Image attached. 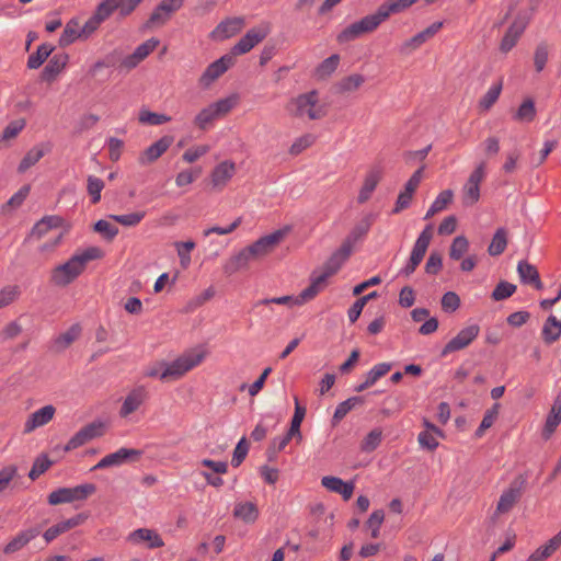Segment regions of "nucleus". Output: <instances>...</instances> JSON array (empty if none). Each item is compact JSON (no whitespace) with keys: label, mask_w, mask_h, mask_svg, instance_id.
<instances>
[{"label":"nucleus","mask_w":561,"mask_h":561,"mask_svg":"<svg viewBox=\"0 0 561 561\" xmlns=\"http://www.w3.org/2000/svg\"><path fill=\"white\" fill-rule=\"evenodd\" d=\"M233 65L231 55H224L219 59L207 66L198 79L201 87L209 88L219 77H221Z\"/></svg>","instance_id":"nucleus-12"},{"label":"nucleus","mask_w":561,"mask_h":561,"mask_svg":"<svg viewBox=\"0 0 561 561\" xmlns=\"http://www.w3.org/2000/svg\"><path fill=\"white\" fill-rule=\"evenodd\" d=\"M327 278L321 274L313 273L310 278V285L305 288L295 299L296 306H301L305 302L312 300L327 285Z\"/></svg>","instance_id":"nucleus-27"},{"label":"nucleus","mask_w":561,"mask_h":561,"mask_svg":"<svg viewBox=\"0 0 561 561\" xmlns=\"http://www.w3.org/2000/svg\"><path fill=\"white\" fill-rule=\"evenodd\" d=\"M416 1L417 0H389L387 3L381 4L377 9V12L385 22L390 14L403 11Z\"/></svg>","instance_id":"nucleus-39"},{"label":"nucleus","mask_w":561,"mask_h":561,"mask_svg":"<svg viewBox=\"0 0 561 561\" xmlns=\"http://www.w3.org/2000/svg\"><path fill=\"white\" fill-rule=\"evenodd\" d=\"M172 138L171 137H162L156 142H153L151 146H149L145 152L140 156L139 161L140 163H150L156 161L158 158H160L171 146Z\"/></svg>","instance_id":"nucleus-29"},{"label":"nucleus","mask_w":561,"mask_h":561,"mask_svg":"<svg viewBox=\"0 0 561 561\" xmlns=\"http://www.w3.org/2000/svg\"><path fill=\"white\" fill-rule=\"evenodd\" d=\"M61 224L62 219L59 216H45L34 225L31 230L30 238L38 240L50 229L60 227Z\"/></svg>","instance_id":"nucleus-32"},{"label":"nucleus","mask_w":561,"mask_h":561,"mask_svg":"<svg viewBox=\"0 0 561 561\" xmlns=\"http://www.w3.org/2000/svg\"><path fill=\"white\" fill-rule=\"evenodd\" d=\"M444 22L437 21L428 25L425 30L416 33L411 38L407 39L402 45L400 46V51L402 54H411L417 48H420L423 44H425L427 41L433 38L443 27Z\"/></svg>","instance_id":"nucleus-16"},{"label":"nucleus","mask_w":561,"mask_h":561,"mask_svg":"<svg viewBox=\"0 0 561 561\" xmlns=\"http://www.w3.org/2000/svg\"><path fill=\"white\" fill-rule=\"evenodd\" d=\"M38 535L39 530L37 528H28L22 530L5 545V547L3 548V552L5 554H12L24 548L31 540L36 538Z\"/></svg>","instance_id":"nucleus-28"},{"label":"nucleus","mask_w":561,"mask_h":561,"mask_svg":"<svg viewBox=\"0 0 561 561\" xmlns=\"http://www.w3.org/2000/svg\"><path fill=\"white\" fill-rule=\"evenodd\" d=\"M306 415V408L301 407L298 398L295 397V412L290 422V427L288 430L289 436H297L301 439L300 425Z\"/></svg>","instance_id":"nucleus-47"},{"label":"nucleus","mask_w":561,"mask_h":561,"mask_svg":"<svg viewBox=\"0 0 561 561\" xmlns=\"http://www.w3.org/2000/svg\"><path fill=\"white\" fill-rule=\"evenodd\" d=\"M115 10L121 12V5L117 0H103L98 4L93 14L103 23Z\"/></svg>","instance_id":"nucleus-48"},{"label":"nucleus","mask_w":561,"mask_h":561,"mask_svg":"<svg viewBox=\"0 0 561 561\" xmlns=\"http://www.w3.org/2000/svg\"><path fill=\"white\" fill-rule=\"evenodd\" d=\"M145 211H135L123 215H111V218L123 226L135 227L145 218Z\"/></svg>","instance_id":"nucleus-57"},{"label":"nucleus","mask_w":561,"mask_h":561,"mask_svg":"<svg viewBox=\"0 0 561 561\" xmlns=\"http://www.w3.org/2000/svg\"><path fill=\"white\" fill-rule=\"evenodd\" d=\"M238 101L239 96L231 94L203 107L193 119L195 127L199 130L210 129L217 119L228 114L238 104Z\"/></svg>","instance_id":"nucleus-3"},{"label":"nucleus","mask_w":561,"mask_h":561,"mask_svg":"<svg viewBox=\"0 0 561 561\" xmlns=\"http://www.w3.org/2000/svg\"><path fill=\"white\" fill-rule=\"evenodd\" d=\"M149 399V391L146 386L137 385L133 387L125 396L121 409L119 416L128 417L138 411Z\"/></svg>","instance_id":"nucleus-10"},{"label":"nucleus","mask_w":561,"mask_h":561,"mask_svg":"<svg viewBox=\"0 0 561 561\" xmlns=\"http://www.w3.org/2000/svg\"><path fill=\"white\" fill-rule=\"evenodd\" d=\"M20 296V288L9 285L0 289V309L11 305Z\"/></svg>","instance_id":"nucleus-63"},{"label":"nucleus","mask_w":561,"mask_h":561,"mask_svg":"<svg viewBox=\"0 0 561 561\" xmlns=\"http://www.w3.org/2000/svg\"><path fill=\"white\" fill-rule=\"evenodd\" d=\"M560 424H561V414H559L550 409V411L547 415V419H546L545 426L542 428V437L545 439H549Z\"/></svg>","instance_id":"nucleus-60"},{"label":"nucleus","mask_w":561,"mask_h":561,"mask_svg":"<svg viewBox=\"0 0 561 561\" xmlns=\"http://www.w3.org/2000/svg\"><path fill=\"white\" fill-rule=\"evenodd\" d=\"M236 172L234 163L224 161L219 163L211 173V183L214 187H224Z\"/></svg>","instance_id":"nucleus-30"},{"label":"nucleus","mask_w":561,"mask_h":561,"mask_svg":"<svg viewBox=\"0 0 561 561\" xmlns=\"http://www.w3.org/2000/svg\"><path fill=\"white\" fill-rule=\"evenodd\" d=\"M87 182V190L89 195L91 196V202L93 204L99 203L101 199V193L104 188V182L94 175H89Z\"/></svg>","instance_id":"nucleus-58"},{"label":"nucleus","mask_w":561,"mask_h":561,"mask_svg":"<svg viewBox=\"0 0 561 561\" xmlns=\"http://www.w3.org/2000/svg\"><path fill=\"white\" fill-rule=\"evenodd\" d=\"M270 33L267 25H261L249 30L232 47V55H243L249 53L259 43H261Z\"/></svg>","instance_id":"nucleus-13"},{"label":"nucleus","mask_w":561,"mask_h":561,"mask_svg":"<svg viewBox=\"0 0 561 561\" xmlns=\"http://www.w3.org/2000/svg\"><path fill=\"white\" fill-rule=\"evenodd\" d=\"M321 484L328 491L340 494L345 501L352 497L355 489L353 481H343L341 478L334 476L322 477Z\"/></svg>","instance_id":"nucleus-23"},{"label":"nucleus","mask_w":561,"mask_h":561,"mask_svg":"<svg viewBox=\"0 0 561 561\" xmlns=\"http://www.w3.org/2000/svg\"><path fill=\"white\" fill-rule=\"evenodd\" d=\"M244 26V19L240 16L221 21L209 34L210 39L222 42L238 34Z\"/></svg>","instance_id":"nucleus-17"},{"label":"nucleus","mask_w":561,"mask_h":561,"mask_svg":"<svg viewBox=\"0 0 561 561\" xmlns=\"http://www.w3.org/2000/svg\"><path fill=\"white\" fill-rule=\"evenodd\" d=\"M502 91V83H493L486 93L481 98L479 105L481 108L488 111L492 107V105L497 101Z\"/></svg>","instance_id":"nucleus-54"},{"label":"nucleus","mask_w":561,"mask_h":561,"mask_svg":"<svg viewBox=\"0 0 561 561\" xmlns=\"http://www.w3.org/2000/svg\"><path fill=\"white\" fill-rule=\"evenodd\" d=\"M127 540L136 546L144 545L148 549H156L164 546V541L157 530L150 528H138L131 531Z\"/></svg>","instance_id":"nucleus-18"},{"label":"nucleus","mask_w":561,"mask_h":561,"mask_svg":"<svg viewBox=\"0 0 561 561\" xmlns=\"http://www.w3.org/2000/svg\"><path fill=\"white\" fill-rule=\"evenodd\" d=\"M290 231V227L286 226L282 229L275 230L270 234L263 236L255 242L249 245L255 259L263 257L271 253Z\"/></svg>","instance_id":"nucleus-9"},{"label":"nucleus","mask_w":561,"mask_h":561,"mask_svg":"<svg viewBox=\"0 0 561 561\" xmlns=\"http://www.w3.org/2000/svg\"><path fill=\"white\" fill-rule=\"evenodd\" d=\"M432 238H433V226L427 225L419 234V237L413 245V249H412V252H411L408 263L400 271L401 275L409 276L415 271L417 265L422 262V260L426 253V250L431 243Z\"/></svg>","instance_id":"nucleus-6"},{"label":"nucleus","mask_w":561,"mask_h":561,"mask_svg":"<svg viewBox=\"0 0 561 561\" xmlns=\"http://www.w3.org/2000/svg\"><path fill=\"white\" fill-rule=\"evenodd\" d=\"M286 110L296 118H307L309 121L321 119L327 114L325 107L320 104L319 93L316 90L293 98Z\"/></svg>","instance_id":"nucleus-2"},{"label":"nucleus","mask_w":561,"mask_h":561,"mask_svg":"<svg viewBox=\"0 0 561 561\" xmlns=\"http://www.w3.org/2000/svg\"><path fill=\"white\" fill-rule=\"evenodd\" d=\"M95 492V485L92 483L80 484L75 488H59L48 495L50 505L83 501Z\"/></svg>","instance_id":"nucleus-7"},{"label":"nucleus","mask_w":561,"mask_h":561,"mask_svg":"<svg viewBox=\"0 0 561 561\" xmlns=\"http://www.w3.org/2000/svg\"><path fill=\"white\" fill-rule=\"evenodd\" d=\"M50 465L51 461L48 459L47 456L42 455L37 457L28 472L30 479L36 480L41 474L48 470Z\"/></svg>","instance_id":"nucleus-61"},{"label":"nucleus","mask_w":561,"mask_h":561,"mask_svg":"<svg viewBox=\"0 0 561 561\" xmlns=\"http://www.w3.org/2000/svg\"><path fill=\"white\" fill-rule=\"evenodd\" d=\"M185 0H161V2L153 9L148 23L150 25H163L171 15L176 12L184 3Z\"/></svg>","instance_id":"nucleus-20"},{"label":"nucleus","mask_w":561,"mask_h":561,"mask_svg":"<svg viewBox=\"0 0 561 561\" xmlns=\"http://www.w3.org/2000/svg\"><path fill=\"white\" fill-rule=\"evenodd\" d=\"M453 191L445 190L438 194L435 201L432 203L430 208L427 209L424 219H428L434 216L436 213L442 211L453 199Z\"/></svg>","instance_id":"nucleus-46"},{"label":"nucleus","mask_w":561,"mask_h":561,"mask_svg":"<svg viewBox=\"0 0 561 561\" xmlns=\"http://www.w3.org/2000/svg\"><path fill=\"white\" fill-rule=\"evenodd\" d=\"M516 290V286L508 282H500L492 293V298L495 301L504 300L511 297Z\"/></svg>","instance_id":"nucleus-64"},{"label":"nucleus","mask_w":561,"mask_h":561,"mask_svg":"<svg viewBox=\"0 0 561 561\" xmlns=\"http://www.w3.org/2000/svg\"><path fill=\"white\" fill-rule=\"evenodd\" d=\"M381 179V171L380 170H371L367 173L365 180H364V184L359 191V194H358V203L363 204L365 203L366 201L369 199V197L371 196L373 192L375 191V188L377 187L379 181Z\"/></svg>","instance_id":"nucleus-37"},{"label":"nucleus","mask_w":561,"mask_h":561,"mask_svg":"<svg viewBox=\"0 0 561 561\" xmlns=\"http://www.w3.org/2000/svg\"><path fill=\"white\" fill-rule=\"evenodd\" d=\"M506 230L504 228H499L492 241L488 248V252L491 256H497L504 252L507 245V236Z\"/></svg>","instance_id":"nucleus-43"},{"label":"nucleus","mask_w":561,"mask_h":561,"mask_svg":"<svg viewBox=\"0 0 561 561\" xmlns=\"http://www.w3.org/2000/svg\"><path fill=\"white\" fill-rule=\"evenodd\" d=\"M549 58V47L546 43H540L537 45L534 54V65L537 72H541Z\"/></svg>","instance_id":"nucleus-59"},{"label":"nucleus","mask_w":561,"mask_h":561,"mask_svg":"<svg viewBox=\"0 0 561 561\" xmlns=\"http://www.w3.org/2000/svg\"><path fill=\"white\" fill-rule=\"evenodd\" d=\"M206 352L202 348H192L184 352L172 362H168L169 380H175L184 376L187 371L198 366L205 358Z\"/></svg>","instance_id":"nucleus-4"},{"label":"nucleus","mask_w":561,"mask_h":561,"mask_svg":"<svg viewBox=\"0 0 561 561\" xmlns=\"http://www.w3.org/2000/svg\"><path fill=\"white\" fill-rule=\"evenodd\" d=\"M469 241L465 236H457L449 248V257L459 261L468 251Z\"/></svg>","instance_id":"nucleus-52"},{"label":"nucleus","mask_w":561,"mask_h":561,"mask_svg":"<svg viewBox=\"0 0 561 561\" xmlns=\"http://www.w3.org/2000/svg\"><path fill=\"white\" fill-rule=\"evenodd\" d=\"M391 369V364L379 363L375 365L365 376V380L355 387V391L362 392L370 386L375 385L378 379L385 376Z\"/></svg>","instance_id":"nucleus-33"},{"label":"nucleus","mask_w":561,"mask_h":561,"mask_svg":"<svg viewBox=\"0 0 561 561\" xmlns=\"http://www.w3.org/2000/svg\"><path fill=\"white\" fill-rule=\"evenodd\" d=\"M542 339L546 343L551 344L561 336V321L554 316H549L542 327Z\"/></svg>","instance_id":"nucleus-40"},{"label":"nucleus","mask_w":561,"mask_h":561,"mask_svg":"<svg viewBox=\"0 0 561 561\" xmlns=\"http://www.w3.org/2000/svg\"><path fill=\"white\" fill-rule=\"evenodd\" d=\"M53 47L48 44H42L37 47L36 51L31 54L27 59V67L30 69H37L39 68L45 60L48 58V56L53 51Z\"/></svg>","instance_id":"nucleus-44"},{"label":"nucleus","mask_w":561,"mask_h":561,"mask_svg":"<svg viewBox=\"0 0 561 561\" xmlns=\"http://www.w3.org/2000/svg\"><path fill=\"white\" fill-rule=\"evenodd\" d=\"M139 122L148 125H162L171 121V117L164 114L150 112L148 110H141L139 112Z\"/></svg>","instance_id":"nucleus-55"},{"label":"nucleus","mask_w":561,"mask_h":561,"mask_svg":"<svg viewBox=\"0 0 561 561\" xmlns=\"http://www.w3.org/2000/svg\"><path fill=\"white\" fill-rule=\"evenodd\" d=\"M530 19H531V15L526 12L518 13L515 16L512 24L505 32L503 38L501 39V43H500L501 53L507 54L516 46V44L518 43L523 33L527 28V26L530 22Z\"/></svg>","instance_id":"nucleus-8"},{"label":"nucleus","mask_w":561,"mask_h":561,"mask_svg":"<svg viewBox=\"0 0 561 561\" xmlns=\"http://www.w3.org/2000/svg\"><path fill=\"white\" fill-rule=\"evenodd\" d=\"M485 176V162H480L471 172L462 187V201L465 205H473L480 198V184Z\"/></svg>","instance_id":"nucleus-11"},{"label":"nucleus","mask_w":561,"mask_h":561,"mask_svg":"<svg viewBox=\"0 0 561 561\" xmlns=\"http://www.w3.org/2000/svg\"><path fill=\"white\" fill-rule=\"evenodd\" d=\"M382 432L379 428L370 431L362 442L360 448L365 453L374 451L381 443Z\"/></svg>","instance_id":"nucleus-56"},{"label":"nucleus","mask_w":561,"mask_h":561,"mask_svg":"<svg viewBox=\"0 0 561 561\" xmlns=\"http://www.w3.org/2000/svg\"><path fill=\"white\" fill-rule=\"evenodd\" d=\"M103 256L98 247H90L73 254L66 263L57 266L51 274V280L59 286L73 282L85 268L88 262Z\"/></svg>","instance_id":"nucleus-1"},{"label":"nucleus","mask_w":561,"mask_h":561,"mask_svg":"<svg viewBox=\"0 0 561 561\" xmlns=\"http://www.w3.org/2000/svg\"><path fill=\"white\" fill-rule=\"evenodd\" d=\"M78 39H81L80 22L77 18H73L66 23L59 37V45L67 47Z\"/></svg>","instance_id":"nucleus-38"},{"label":"nucleus","mask_w":561,"mask_h":561,"mask_svg":"<svg viewBox=\"0 0 561 561\" xmlns=\"http://www.w3.org/2000/svg\"><path fill=\"white\" fill-rule=\"evenodd\" d=\"M382 19L379 13L376 11L373 14H368L362 18L359 21H356L348 26H346L342 32H340L336 36V41L340 44H345L356 38L360 37L366 33H371L378 28V26L382 23Z\"/></svg>","instance_id":"nucleus-5"},{"label":"nucleus","mask_w":561,"mask_h":561,"mask_svg":"<svg viewBox=\"0 0 561 561\" xmlns=\"http://www.w3.org/2000/svg\"><path fill=\"white\" fill-rule=\"evenodd\" d=\"M480 327L470 324L461 329L455 337H453L442 350V356L458 352L469 346L479 335Z\"/></svg>","instance_id":"nucleus-14"},{"label":"nucleus","mask_w":561,"mask_h":561,"mask_svg":"<svg viewBox=\"0 0 561 561\" xmlns=\"http://www.w3.org/2000/svg\"><path fill=\"white\" fill-rule=\"evenodd\" d=\"M103 434V426L101 423H91L78 431L65 446V450L69 451L77 449L93 438L100 437Z\"/></svg>","instance_id":"nucleus-19"},{"label":"nucleus","mask_w":561,"mask_h":561,"mask_svg":"<svg viewBox=\"0 0 561 561\" xmlns=\"http://www.w3.org/2000/svg\"><path fill=\"white\" fill-rule=\"evenodd\" d=\"M340 64V56L334 54L325 58L316 69V75L320 79L330 77Z\"/></svg>","instance_id":"nucleus-49"},{"label":"nucleus","mask_w":561,"mask_h":561,"mask_svg":"<svg viewBox=\"0 0 561 561\" xmlns=\"http://www.w3.org/2000/svg\"><path fill=\"white\" fill-rule=\"evenodd\" d=\"M82 522L81 516H75L69 519L57 523L49 527L43 535L46 542L53 541L59 535L68 531L69 529L78 526Z\"/></svg>","instance_id":"nucleus-35"},{"label":"nucleus","mask_w":561,"mask_h":561,"mask_svg":"<svg viewBox=\"0 0 561 561\" xmlns=\"http://www.w3.org/2000/svg\"><path fill=\"white\" fill-rule=\"evenodd\" d=\"M81 334V327L78 323L72 324L67 331L60 333L53 340V348L57 352L66 350Z\"/></svg>","instance_id":"nucleus-34"},{"label":"nucleus","mask_w":561,"mask_h":561,"mask_svg":"<svg viewBox=\"0 0 561 561\" xmlns=\"http://www.w3.org/2000/svg\"><path fill=\"white\" fill-rule=\"evenodd\" d=\"M517 272L524 284H531L538 290L542 289L543 285L540 280L539 273L533 264L520 261L517 265Z\"/></svg>","instance_id":"nucleus-31"},{"label":"nucleus","mask_w":561,"mask_h":561,"mask_svg":"<svg viewBox=\"0 0 561 561\" xmlns=\"http://www.w3.org/2000/svg\"><path fill=\"white\" fill-rule=\"evenodd\" d=\"M233 516L247 524H253L259 517V510L252 502L236 503Z\"/></svg>","instance_id":"nucleus-36"},{"label":"nucleus","mask_w":561,"mask_h":561,"mask_svg":"<svg viewBox=\"0 0 561 561\" xmlns=\"http://www.w3.org/2000/svg\"><path fill=\"white\" fill-rule=\"evenodd\" d=\"M174 247L180 259L181 266L187 268L191 264V251L195 248L194 241L175 242Z\"/></svg>","instance_id":"nucleus-53"},{"label":"nucleus","mask_w":561,"mask_h":561,"mask_svg":"<svg viewBox=\"0 0 561 561\" xmlns=\"http://www.w3.org/2000/svg\"><path fill=\"white\" fill-rule=\"evenodd\" d=\"M253 260H255V257L248 245L229 257V260L224 264V271L226 274L232 275L240 270L247 268Z\"/></svg>","instance_id":"nucleus-25"},{"label":"nucleus","mask_w":561,"mask_h":561,"mask_svg":"<svg viewBox=\"0 0 561 561\" xmlns=\"http://www.w3.org/2000/svg\"><path fill=\"white\" fill-rule=\"evenodd\" d=\"M352 253L351 240H345L339 250H336L323 266V271L320 273L327 279L333 276L346 262Z\"/></svg>","instance_id":"nucleus-21"},{"label":"nucleus","mask_w":561,"mask_h":561,"mask_svg":"<svg viewBox=\"0 0 561 561\" xmlns=\"http://www.w3.org/2000/svg\"><path fill=\"white\" fill-rule=\"evenodd\" d=\"M159 44L160 41L158 38L151 37L147 39L137 46L131 55L126 56L123 59L122 65L126 69H133L137 67V65L141 62L150 53H152Z\"/></svg>","instance_id":"nucleus-22"},{"label":"nucleus","mask_w":561,"mask_h":561,"mask_svg":"<svg viewBox=\"0 0 561 561\" xmlns=\"http://www.w3.org/2000/svg\"><path fill=\"white\" fill-rule=\"evenodd\" d=\"M141 451L133 448H119L115 453L108 454L103 457L92 470H100L108 467H119L130 460L138 459L141 456Z\"/></svg>","instance_id":"nucleus-15"},{"label":"nucleus","mask_w":561,"mask_h":561,"mask_svg":"<svg viewBox=\"0 0 561 561\" xmlns=\"http://www.w3.org/2000/svg\"><path fill=\"white\" fill-rule=\"evenodd\" d=\"M56 409L51 404H47L36 411H34L24 424V432L31 433L37 427L44 426L49 423L54 415Z\"/></svg>","instance_id":"nucleus-24"},{"label":"nucleus","mask_w":561,"mask_h":561,"mask_svg":"<svg viewBox=\"0 0 561 561\" xmlns=\"http://www.w3.org/2000/svg\"><path fill=\"white\" fill-rule=\"evenodd\" d=\"M363 403H364L363 397H351V398L342 401L341 403H339L334 411V414H333L332 424L336 425L342 419L345 417V415L352 409H354L356 405H359Z\"/></svg>","instance_id":"nucleus-42"},{"label":"nucleus","mask_w":561,"mask_h":561,"mask_svg":"<svg viewBox=\"0 0 561 561\" xmlns=\"http://www.w3.org/2000/svg\"><path fill=\"white\" fill-rule=\"evenodd\" d=\"M45 154V150L42 146H35L30 149L19 164V172L24 173L32 165L37 163Z\"/></svg>","instance_id":"nucleus-45"},{"label":"nucleus","mask_w":561,"mask_h":561,"mask_svg":"<svg viewBox=\"0 0 561 561\" xmlns=\"http://www.w3.org/2000/svg\"><path fill=\"white\" fill-rule=\"evenodd\" d=\"M316 140V137L312 134H305L293 142L289 148V152L293 156H297L302 152L305 149L309 148Z\"/></svg>","instance_id":"nucleus-62"},{"label":"nucleus","mask_w":561,"mask_h":561,"mask_svg":"<svg viewBox=\"0 0 561 561\" xmlns=\"http://www.w3.org/2000/svg\"><path fill=\"white\" fill-rule=\"evenodd\" d=\"M518 497H519L518 489L510 488V489L505 490L499 499V502L496 505V513L505 514V513L510 512L513 508L514 504L517 502Z\"/></svg>","instance_id":"nucleus-41"},{"label":"nucleus","mask_w":561,"mask_h":561,"mask_svg":"<svg viewBox=\"0 0 561 561\" xmlns=\"http://www.w3.org/2000/svg\"><path fill=\"white\" fill-rule=\"evenodd\" d=\"M68 60L67 55H55L44 69V76L47 79L54 78L58 75L66 66Z\"/></svg>","instance_id":"nucleus-51"},{"label":"nucleus","mask_w":561,"mask_h":561,"mask_svg":"<svg viewBox=\"0 0 561 561\" xmlns=\"http://www.w3.org/2000/svg\"><path fill=\"white\" fill-rule=\"evenodd\" d=\"M168 362L165 360H159L149 364L145 370L144 376L148 378H157L160 380H169L168 377Z\"/></svg>","instance_id":"nucleus-50"},{"label":"nucleus","mask_w":561,"mask_h":561,"mask_svg":"<svg viewBox=\"0 0 561 561\" xmlns=\"http://www.w3.org/2000/svg\"><path fill=\"white\" fill-rule=\"evenodd\" d=\"M327 278L321 274L313 273L310 278V285L305 288L295 299L296 306H301L305 302L312 300L327 285Z\"/></svg>","instance_id":"nucleus-26"}]
</instances>
